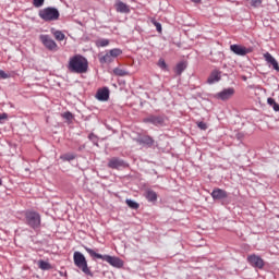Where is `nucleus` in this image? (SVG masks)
I'll use <instances>...</instances> for the list:
<instances>
[{
    "mask_svg": "<svg viewBox=\"0 0 279 279\" xmlns=\"http://www.w3.org/2000/svg\"><path fill=\"white\" fill-rule=\"evenodd\" d=\"M68 70L70 73L83 74L88 72V60L82 54H75L70 58L68 63Z\"/></svg>",
    "mask_w": 279,
    "mask_h": 279,
    "instance_id": "1",
    "label": "nucleus"
},
{
    "mask_svg": "<svg viewBox=\"0 0 279 279\" xmlns=\"http://www.w3.org/2000/svg\"><path fill=\"white\" fill-rule=\"evenodd\" d=\"M85 251L87 252V254H89V256H92V258H99L100 260H105L106 263L111 265V267H117L118 269H121V267H123V259L119 257H114L110 255H101L95 252L93 248H88V247H85Z\"/></svg>",
    "mask_w": 279,
    "mask_h": 279,
    "instance_id": "2",
    "label": "nucleus"
},
{
    "mask_svg": "<svg viewBox=\"0 0 279 279\" xmlns=\"http://www.w3.org/2000/svg\"><path fill=\"white\" fill-rule=\"evenodd\" d=\"M74 265L85 274V276H90L93 278V271H90V268H88V262L86 260V257L81 252H74L73 255Z\"/></svg>",
    "mask_w": 279,
    "mask_h": 279,
    "instance_id": "3",
    "label": "nucleus"
},
{
    "mask_svg": "<svg viewBox=\"0 0 279 279\" xmlns=\"http://www.w3.org/2000/svg\"><path fill=\"white\" fill-rule=\"evenodd\" d=\"M26 226L33 228V230H38L40 228V214L34 210H27L24 214Z\"/></svg>",
    "mask_w": 279,
    "mask_h": 279,
    "instance_id": "4",
    "label": "nucleus"
},
{
    "mask_svg": "<svg viewBox=\"0 0 279 279\" xmlns=\"http://www.w3.org/2000/svg\"><path fill=\"white\" fill-rule=\"evenodd\" d=\"M39 16L46 22L58 21L60 19V11L56 8L48 7L39 11Z\"/></svg>",
    "mask_w": 279,
    "mask_h": 279,
    "instance_id": "5",
    "label": "nucleus"
},
{
    "mask_svg": "<svg viewBox=\"0 0 279 279\" xmlns=\"http://www.w3.org/2000/svg\"><path fill=\"white\" fill-rule=\"evenodd\" d=\"M123 53V50L116 48L109 50L105 56L99 58L100 64H110L111 62H114L116 58H119Z\"/></svg>",
    "mask_w": 279,
    "mask_h": 279,
    "instance_id": "6",
    "label": "nucleus"
},
{
    "mask_svg": "<svg viewBox=\"0 0 279 279\" xmlns=\"http://www.w3.org/2000/svg\"><path fill=\"white\" fill-rule=\"evenodd\" d=\"M39 40L48 51H58V44L49 35H40Z\"/></svg>",
    "mask_w": 279,
    "mask_h": 279,
    "instance_id": "7",
    "label": "nucleus"
},
{
    "mask_svg": "<svg viewBox=\"0 0 279 279\" xmlns=\"http://www.w3.org/2000/svg\"><path fill=\"white\" fill-rule=\"evenodd\" d=\"M234 87L225 88L219 93L214 95L215 99H220V101H228L231 97H234Z\"/></svg>",
    "mask_w": 279,
    "mask_h": 279,
    "instance_id": "8",
    "label": "nucleus"
},
{
    "mask_svg": "<svg viewBox=\"0 0 279 279\" xmlns=\"http://www.w3.org/2000/svg\"><path fill=\"white\" fill-rule=\"evenodd\" d=\"M143 121L144 123L155 125V128H162V125H165V116H148Z\"/></svg>",
    "mask_w": 279,
    "mask_h": 279,
    "instance_id": "9",
    "label": "nucleus"
},
{
    "mask_svg": "<svg viewBox=\"0 0 279 279\" xmlns=\"http://www.w3.org/2000/svg\"><path fill=\"white\" fill-rule=\"evenodd\" d=\"M247 263H250V265L256 269H263V267H265V260H263L262 257L256 254L248 255Z\"/></svg>",
    "mask_w": 279,
    "mask_h": 279,
    "instance_id": "10",
    "label": "nucleus"
},
{
    "mask_svg": "<svg viewBox=\"0 0 279 279\" xmlns=\"http://www.w3.org/2000/svg\"><path fill=\"white\" fill-rule=\"evenodd\" d=\"M230 51H232L235 56H247L251 50L241 45L233 44L230 46Z\"/></svg>",
    "mask_w": 279,
    "mask_h": 279,
    "instance_id": "11",
    "label": "nucleus"
},
{
    "mask_svg": "<svg viewBox=\"0 0 279 279\" xmlns=\"http://www.w3.org/2000/svg\"><path fill=\"white\" fill-rule=\"evenodd\" d=\"M98 101H108L110 99V89L108 87L99 88L96 93Z\"/></svg>",
    "mask_w": 279,
    "mask_h": 279,
    "instance_id": "12",
    "label": "nucleus"
},
{
    "mask_svg": "<svg viewBox=\"0 0 279 279\" xmlns=\"http://www.w3.org/2000/svg\"><path fill=\"white\" fill-rule=\"evenodd\" d=\"M210 195H211L213 199L221 201V199H227L228 192H226V190H221L219 187H216V189L213 190Z\"/></svg>",
    "mask_w": 279,
    "mask_h": 279,
    "instance_id": "13",
    "label": "nucleus"
},
{
    "mask_svg": "<svg viewBox=\"0 0 279 279\" xmlns=\"http://www.w3.org/2000/svg\"><path fill=\"white\" fill-rule=\"evenodd\" d=\"M264 58L268 66H272V69L279 73V64L276 58H274L269 52L264 53Z\"/></svg>",
    "mask_w": 279,
    "mask_h": 279,
    "instance_id": "14",
    "label": "nucleus"
},
{
    "mask_svg": "<svg viewBox=\"0 0 279 279\" xmlns=\"http://www.w3.org/2000/svg\"><path fill=\"white\" fill-rule=\"evenodd\" d=\"M108 167L109 169H121V167H125V161L117 157H113L109 160Z\"/></svg>",
    "mask_w": 279,
    "mask_h": 279,
    "instance_id": "15",
    "label": "nucleus"
},
{
    "mask_svg": "<svg viewBox=\"0 0 279 279\" xmlns=\"http://www.w3.org/2000/svg\"><path fill=\"white\" fill-rule=\"evenodd\" d=\"M144 197L149 202L150 204H156L158 202V194L154 192V190H146L144 193Z\"/></svg>",
    "mask_w": 279,
    "mask_h": 279,
    "instance_id": "16",
    "label": "nucleus"
},
{
    "mask_svg": "<svg viewBox=\"0 0 279 279\" xmlns=\"http://www.w3.org/2000/svg\"><path fill=\"white\" fill-rule=\"evenodd\" d=\"M221 81V72L219 71H213L209 75V77L207 78V83L209 84H217V82Z\"/></svg>",
    "mask_w": 279,
    "mask_h": 279,
    "instance_id": "17",
    "label": "nucleus"
},
{
    "mask_svg": "<svg viewBox=\"0 0 279 279\" xmlns=\"http://www.w3.org/2000/svg\"><path fill=\"white\" fill-rule=\"evenodd\" d=\"M116 10H117V12H120L121 14H130V5H128L121 1L116 3Z\"/></svg>",
    "mask_w": 279,
    "mask_h": 279,
    "instance_id": "18",
    "label": "nucleus"
},
{
    "mask_svg": "<svg viewBox=\"0 0 279 279\" xmlns=\"http://www.w3.org/2000/svg\"><path fill=\"white\" fill-rule=\"evenodd\" d=\"M141 143L144 147H154V138L149 135H142Z\"/></svg>",
    "mask_w": 279,
    "mask_h": 279,
    "instance_id": "19",
    "label": "nucleus"
},
{
    "mask_svg": "<svg viewBox=\"0 0 279 279\" xmlns=\"http://www.w3.org/2000/svg\"><path fill=\"white\" fill-rule=\"evenodd\" d=\"M186 71V62L181 61L175 66V73L177 75H180L181 73H184Z\"/></svg>",
    "mask_w": 279,
    "mask_h": 279,
    "instance_id": "20",
    "label": "nucleus"
},
{
    "mask_svg": "<svg viewBox=\"0 0 279 279\" xmlns=\"http://www.w3.org/2000/svg\"><path fill=\"white\" fill-rule=\"evenodd\" d=\"M38 267L43 271H49V269H51V264H49L48 262H45V260H39L38 262Z\"/></svg>",
    "mask_w": 279,
    "mask_h": 279,
    "instance_id": "21",
    "label": "nucleus"
},
{
    "mask_svg": "<svg viewBox=\"0 0 279 279\" xmlns=\"http://www.w3.org/2000/svg\"><path fill=\"white\" fill-rule=\"evenodd\" d=\"M52 34L56 40H58L59 43H61V40H64V38H66V35H64V33H62L61 31H54Z\"/></svg>",
    "mask_w": 279,
    "mask_h": 279,
    "instance_id": "22",
    "label": "nucleus"
},
{
    "mask_svg": "<svg viewBox=\"0 0 279 279\" xmlns=\"http://www.w3.org/2000/svg\"><path fill=\"white\" fill-rule=\"evenodd\" d=\"M114 75H118L119 77H124V75H128V72L121 68H116L113 70Z\"/></svg>",
    "mask_w": 279,
    "mask_h": 279,
    "instance_id": "23",
    "label": "nucleus"
},
{
    "mask_svg": "<svg viewBox=\"0 0 279 279\" xmlns=\"http://www.w3.org/2000/svg\"><path fill=\"white\" fill-rule=\"evenodd\" d=\"M126 205L129 206V208H132L133 210L138 209V203L132 199H126Z\"/></svg>",
    "mask_w": 279,
    "mask_h": 279,
    "instance_id": "24",
    "label": "nucleus"
},
{
    "mask_svg": "<svg viewBox=\"0 0 279 279\" xmlns=\"http://www.w3.org/2000/svg\"><path fill=\"white\" fill-rule=\"evenodd\" d=\"M98 47H108L110 45V40L108 39H99L96 41Z\"/></svg>",
    "mask_w": 279,
    "mask_h": 279,
    "instance_id": "25",
    "label": "nucleus"
},
{
    "mask_svg": "<svg viewBox=\"0 0 279 279\" xmlns=\"http://www.w3.org/2000/svg\"><path fill=\"white\" fill-rule=\"evenodd\" d=\"M248 3H251L252 8H260L263 4V0H246Z\"/></svg>",
    "mask_w": 279,
    "mask_h": 279,
    "instance_id": "26",
    "label": "nucleus"
},
{
    "mask_svg": "<svg viewBox=\"0 0 279 279\" xmlns=\"http://www.w3.org/2000/svg\"><path fill=\"white\" fill-rule=\"evenodd\" d=\"M33 5L35 8H43V5H45V0H33Z\"/></svg>",
    "mask_w": 279,
    "mask_h": 279,
    "instance_id": "27",
    "label": "nucleus"
},
{
    "mask_svg": "<svg viewBox=\"0 0 279 279\" xmlns=\"http://www.w3.org/2000/svg\"><path fill=\"white\" fill-rule=\"evenodd\" d=\"M61 158H62V160L71 161V160H75V155L66 154V155H63Z\"/></svg>",
    "mask_w": 279,
    "mask_h": 279,
    "instance_id": "28",
    "label": "nucleus"
},
{
    "mask_svg": "<svg viewBox=\"0 0 279 279\" xmlns=\"http://www.w3.org/2000/svg\"><path fill=\"white\" fill-rule=\"evenodd\" d=\"M158 66L162 69V71H167V62H165V59H159Z\"/></svg>",
    "mask_w": 279,
    "mask_h": 279,
    "instance_id": "29",
    "label": "nucleus"
},
{
    "mask_svg": "<svg viewBox=\"0 0 279 279\" xmlns=\"http://www.w3.org/2000/svg\"><path fill=\"white\" fill-rule=\"evenodd\" d=\"M63 119H66V121H72L73 119V113L71 111H66L62 114Z\"/></svg>",
    "mask_w": 279,
    "mask_h": 279,
    "instance_id": "30",
    "label": "nucleus"
},
{
    "mask_svg": "<svg viewBox=\"0 0 279 279\" xmlns=\"http://www.w3.org/2000/svg\"><path fill=\"white\" fill-rule=\"evenodd\" d=\"M153 23H154V25H155L157 32H158L159 34H162V24H160L159 22H156V21H154Z\"/></svg>",
    "mask_w": 279,
    "mask_h": 279,
    "instance_id": "31",
    "label": "nucleus"
},
{
    "mask_svg": "<svg viewBox=\"0 0 279 279\" xmlns=\"http://www.w3.org/2000/svg\"><path fill=\"white\" fill-rule=\"evenodd\" d=\"M197 126L199 128V130H208V125L206 124V122H197Z\"/></svg>",
    "mask_w": 279,
    "mask_h": 279,
    "instance_id": "32",
    "label": "nucleus"
},
{
    "mask_svg": "<svg viewBox=\"0 0 279 279\" xmlns=\"http://www.w3.org/2000/svg\"><path fill=\"white\" fill-rule=\"evenodd\" d=\"M0 77H1V80H8V77H10V75H8V73H5V71L0 70Z\"/></svg>",
    "mask_w": 279,
    "mask_h": 279,
    "instance_id": "33",
    "label": "nucleus"
},
{
    "mask_svg": "<svg viewBox=\"0 0 279 279\" xmlns=\"http://www.w3.org/2000/svg\"><path fill=\"white\" fill-rule=\"evenodd\" d=\"M8 121V113H0V123Z\"/></svg>",
    "mask_w": 279,
    "mask_h": 279,
    "instance_id": "34",
    "label": "nucleus"
},
{
    "mask_svg": "<svg viewBox=\"0 0 279 279\" xmlns=\"http://www.w3.org/2000/svg\"><path fill=\"white\" fill-rule=\"evenodd\" d=\"M267 104H268V106H271L274 108L277 102H276V100L274 98H268L267 99Z\"/></svg>",
    "mask_w": 279,
    "mask_h": 279,
    "instance_id": "35",
    "label": "nucleus"
},
{
    "mask_svg": "<svg viewBox=\"0 0 279 279\" xmlns=\"http://www.w3.org/2000/svg\"><path fill=\"white\" fill-rule=\"evenodd\" d=\"M272 110H275V112H279V105H278V102L275 104V106L272 107Z\"/></svg>",
    "mask_w": 279,
    "mask_h": 279,
    "instance_id": "36",
    "label": "nucleus"
},
{
    "mask_svg": "<svg viewBox=\"0 0 279 279\" xmlns=\"http://www.w3.org/2000/svg\"><path fill=\"white\" fill-rule=\"evenodd\" d=\"M193 1V3H199V1H202V0H192Z\"/></svg>",
    "mask_w": 279,
    "mask_h": 279,
    "instance_id": "37",
    "label": "nucleus"
},
{
    "mask_svg": "<svg viewBox=\"0 0 279 279\" xmlns=\"http://www.w3.org/2000/svg\"><path fill=\"white\" fill-rule=\"evenodd\" d=\"M236 136H238V138H241V133H238Z\"/></svg>",
    "mask_w": 279,
    "mask_h": 279,
    "instance_id": "38",
    "label": "nucleus"
},
{
    "mask_svg": "<svg viewBox=\"0 0 279 279\" xmlns=\"http://www.w3.org/2000/svg\"><path fill=\"white\" fill-rule=\"evenodd\" d=\"M3 184V181L0 179V186Z\"/></svg>",
    "mask_w": 279,
    "mask_h": 279,
    "instance_id": "39",
    "label": "nucleus"
}]
</instances>
